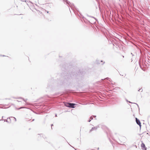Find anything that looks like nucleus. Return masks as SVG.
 <instances>
[{"mask_svg":"<svg viewBox=\"0 0 150 150\" xmlns=\"http://www.w3.org/2000/svg\"><path fill=\"white\" fill-rule=\"evenodd\" d=\"M85 72L84 71H81V70H79L78 69H74L71 72L69 75H66L64 76V78L67 80L68 79H70V78L75 79H78L81 77L83 74H84Z\"/></svg>","mask_w":150,"mask_h":150,"instance_id":"obj_1","label":"nucleus"},{"mask_svg":"<svg viewBox=\"0 0 150 150\" xmlns=\"http://www.w3.org/2000/svg\"><path fill=\"white\" fill-rule=\"evenodd\" d=\"M93 117L92 116H91L90 118V119L91 120H93Z\"/></svg>","mask_w":150,"mask_h":150,"instance_id":"obj_15","label":"nucleus"},{"mask_svg":"<svg viewBox=\"0 0 150 150\" xmlns=\"http://www.w3.org/2000/svg\"><path fill=\"white\" fill-rule=\"evenodd\" d=\"M143 91V89L142 88H141L140 89H139L138 90V91L142 92Z\"/></svg>","mask_w":150,"mask_h":150,"instance_id":"obj_12","label":"nucleus"},{"mask_svg":"<svg viewBox=\"0 0 150 150\" xmlns=\"http://www.w3.org/2000/svg\"><path fill=\"white\" fill-rule=\"evenodd\" d=\"M105 79H107V80H109V81H110V79L108 77H107L106 78H105Z\"/></svg>","mask_w":150,"mask_h":150,"instance_id":"obj_16","label":"nucleus"},{"mask_svg":"<svg viewBox=\"0 0 150 150\" xmlns=\"http://www.w3.org/2000/svg\"><path fill=\"white\" fill-rule=\"evenodd\" d=\"M88 16L89 17H92V18H94V19H96L93 17V16Z\"/></svg>","mask_w":150,"mask_h":150,"instance_id":"obj_17","label":"nucleus"},{"mask_svg":"<svg viewBox=\"0 0 150 150\" xmlns=\"http://www.w3.org/2000/svg\"><path fill=\"white\" fill-rule=\"evenodd\" d=\"M0 56L5 57L6 56L4 55H0Z\"/></svg>","mask_w":150,"mask_h":150,"instance_id":"obj_18","label":"nucleus"},{"mask_svg":"<svg viewBox=\"0 0 150 150\" xmlns=\"http://www.w3.org/2000/svg\"><path fill=\"white\" fill-rule=\"evenodd\" d=\"M26 108L25 107H21L19 108H16V110H19L20 109H22V108Z\"/></svg>","mask_w":150,"mask_h":150,"instance_id":"obj_11","label":"nucleus"},{"mask_svg":"<svg viewBox=\"0 0 150 150\" xmlns=\"http://www.w3.org/2000/svg\"><path fill=\"white\" fill-rule=\"evenodd\" d=\"M91 120L90 119H89V120L88 121L89 122H90Z\"/></svg>","mask_w":150,"mask_h":150,"instance_id":"obj_20","label":"nucleus"},{"mask_svg":"<svg viewBox=\"0 0 150 150\" xmlns=\"http://www.w3.org/2000/svg\"><path fill=\"white\" fill-rule=\"evenodd\" d=\"M91 150H94V149H92Z\"/></svg>","mask_w":150,"mask_h":150,"instance_id":"obj_31","label":"nucleus"},{"mask_svg":"<svg viewBox=\"0 0 150 150\" xmlns=\"http://www.w3.org/2000/svg\"><path fill=\"white\" fill-rule=\"evenodd\" d=\"M53 124H52L51 125V126H52V127H51V128H52V126H53Z\"/></svg>","mask_w":150,"mask_h":150,"instance_id":"obj_21","label":"nucleus"},{"mask_svg":"<svg viewBox=\"0 0 150 150\" xmlns=\"http://www.w3.org/2000/svg\"><path fill=\"white\" fill-rule=\"evenodd\" d=\"M30 128H29V130H30Z\"/></svg>","mask_w":150,"mask_h":150,"instance_id":"obj_33","label":"nucleus"},{"mask_svg":"<svg viewBox=\"0 0 150 150\" xmlns=\"http://www.w3.org/2000/svg\"><path fill=\"white\" fill-rule=\"evenodd\" d=\"M17 101L18 102H21V101H19V100H17Z\"/></svg>","mask_w":150,"mask_h":150,"instance_id":"obj_26","label":"nucleus"},{"mask_svg":"<svg viewBox=\"0 0 150 150\" xmlns=\"http://www.w3.org/2000/svg\"><path fill=\"white\" fill-rule=\"evenodd\" d=\"M101 62H103V61H102V60H101Z\"/></svg>","mask_w":150,"mask_h":150,"instance_id":"obj_28","label":"nucleus"},{"mask_svg":"<svg viewBox=\"0 0 150 150\" xmlns=\"http://www.w3.org/2000/svg\"><path fill=\"white\" fill-rule=\"evenodd\" d=\"M9 120H10L9 121H8V118H7V120H4L5 122L6 121V122H7L10 123L11 122V119H10V117H9Z\"/></svg>","mask_w":150,"mask_h":150,"instance_id":"obj_10","label":"nucleus"},{"mask_svg":"<svg viewBox=\"0 0 150 150\" xmlns=\"http://www.w3.org/2000/svg\"><path fill=\"white\" fill-rule=\"evenodd\" d=\"M47 13H48V11L47 12Z\"/></svg>","mask_w":150,"mask_h":150,"instance_id":"obj_32","label":"nucleus"},{"mask_svg":"<svg viewBox=\"0 0 150 150\" xmlns=\"http://www.w3.org/2000/svg\"><path fill=\"white\" fill-rule=\"evenodd\" d=\"M15 98V99H22L23 101H25V103H26V101L27 100V99H26V100L24 99V98H22V97H17V98Z\"/></svg>","mask_w":150,"mask_h":150,"instance_id":"obj_6","label":"nucleus"},{"mask_svg":"<svg viewBox=\"0 0 150 150\" xmlns=\"http://www.w3.org/2000/svg\"><path fill=\"white\" fill-rule=\"evenodd\" d=\"M99 149V148H98V149Z\"/></svg>","mask_w":150,"mask_h":150,"instance_id":"obj_30","label":"nucleus"},{"mask_svg":"<svg viewBox=\"0 0 150 150\" xmlns=\"http://www.w3.org/2000/svg\"><path fill=\"white\" fill-rule=\"evenodd\" d=\"M131 54L133 56L134 55L132 54V53H131Z\"/></svg>","mask_w":150,"mask_h":150,"instance_id":"obj_23","label":"nucleus"},{"mask_svg":"<svg viewBox=\"0 0 150 150\" xmlns=\"http://www.w3.org/2000/svg\"><path fill=\"white\" fill-rule=\"evenodd\" d=\"M126 101H127V102H129V103H134V104H136V105H137V106H138V108H139V105H138L137 103H132V102H130V101H128L127 99H126Z\"/></svg>","mask_w":150,"mask_h":150,"instance_id":"obj_9","label":"nucleus"},{"mask_svg":"<svg viewBox=\"0 0 150 150\" xmlns=\"http://www.w3.org/2000/svg\"><path fill=\"white\" fill-rule=\"evenodd\" d=\"M141 146L142 149L144 150H146L147 148L146 147L144 143H142L141 144Z\"/></svg>","mask_w":150,"mask_h":150,"instance_id":"obj_4","label":"nucleus"},{"mask_svg":"<svg viewBox=\"0 0 150 150\" xmlns=\"http://www.w3.org/2000/svg\"><path fill=\"white\" fill-rule=\"evenodd\" d=\"M65 106L70 108H74L75 105H77L76 104L71 103H66L65 104Z\"/></svg>","mask_w":150,"mask_h":150,"instance_id":"obj_2","label":"nucleus"},{"mask_svg":"<svg viewBox=\"0 0 150 150\" xmlns=\"http://www.w3.org/2000/svg\"><path fill=\"white\" fill-rule=\"evenodd\" d=\"M140 62H141V61H140V60H139V66H140V68H141L142 69V66H141L140 65Z\"/></svg>","mask_w":150,"mask_h":150,"instance_id":"obj_13","label":"nucleus"},{"mask_svg":"<svg viewBox=\"0 0 150 150\" xmlns=\"http://www.w3.org/2000/svg\"><path fill=\"white\" fill-rule=\"evenodd\" d=\"M32 118L29 115H28L27 117H26L25 118V119L26 121H30Z\"/></svg>","mask_w":150,"mask_h":150,"instance_id":"obj_5","label":"nucleus"},{"mask_svg":"<svg viewBox=\"0 0 150 150\" xmlns=\"http://www.w3.org/2000/svg\"><path fill=\"white\" fill-rule=\"evenodd\" d=\"M57 114H56V115H55V117H57Z\"/></svg>","mask_w":150,"mask_h":150,"instance_id":"obj_27","label":"nucleus"},{"mask_svg":"<svg viewBox=\"0 0 150 150\" xmlns=\"http://www.w3.org/2000/svg\"><path fill=\"white\" fill-rule=\"evenodd\" d=\"M11 118L14 120H15V121H16V119L15 117H11Z\"/></svg>","mask_w":150,"mask_h":150,"instance_id":"obj_14","label":"nucleus"},{"mask_svg":"<svg viewBox=\"0 0 150 150\" xmlns=\"http://www.w3.org/2000/svg\"><path fill=\"white\" fill-rule=\"evenodd\" d=\"M63 0L64 2H65L67 4L69 5L70 6V4H71L70 3V2L69 1H68V0Z\"/></svg>","mask_w":150,"mask_h":150,"instance_id":"obj_8","label":"nucleus"},{"mask_svg":"<svg viewBox=\"0 0 150 150\" xmlns=\"http://www.w3.org/2000/svg\"><path fill=\"white\" fill-rule=\"evenodd\" d=\"M135 120L136 123L139 126L140 128H141V125L140 120L137 117L135 118Z\"/></svg>","mask_w":150,"mask_h":150,"instance_id":"obj_3","label":"nucleus"},{"mask_svg":"<svg viewBox=\"0 0 150 150\" xmlns=\"http://www.w3.org/2000/svg\"><path fill=\"white\" fill-rule=\"evenodd\" d=\"M98 127H99L98 126H97V127H92L91 129V130H90V132H91V131H92L93 130H96L98 128Z\"/></svg>","mask_w":150,"mask_h":150,"instance_id":"obj_7","label":"nucleus"},{"mask_svg":"<svg viewBox=\"0 0 150 150\" xmlns=\"http://www.w3.org/2000/svg\"><path fill=\"white\" fill-rule=\"evenodd\" d=\"M75 150H76V149L74 148Z\"/></svg>","mask_w":150,"mask_h":150,"instance_id":"obj_34","label":"nucleus"},{"mask_svg":"<svg viewBox=\"0 0 150 150\" xmlns=\"http://www.w3.org/2000/svg\"><path fill=\"white\" fill-rule=\"evenodd\" d=\"M23 1H25V2H26V0H23Z\"/></svg>","mask_w":150,"mask_h":150,"instance_id":"obj_25","label":"nucleus"},{"mask_svg":"<svg viewBox=\"0 0 150 150\" xmlns=\"http://www.w3.org/2000/svg\"><path fill=\"white\" fill-rule=\"evenodd\" d=\"M93 116L94 117H96V115H93Z\"/></svg>","mask_w":150,"mask_h":150,"instance_id":"obj_22","label":"nucleus"},{"mask_svg":"<svg viewBox=\"0 0 150 150\" xmlns=\"http://www.w3.org/2000/svg\"><path fill=\"white\" fill-rule=\"evenodd\" d=\"M67 143H68V144H69L70 146H71V147H73V148H74L73 146H72L71 145H70L68 142H67Z\"/></svg>","mask_w":150,"mask_h":150,"instance_id":"obj_19","label":"nucleus"},{"mask_svg":"<svg viewBox=\"0 0 150 150\" xmlns=\"http://www.w3.org/2000/svg\"><path fill=\"white\" fill-rule=\"evenodd\" d=\"M34 120H35V119H33L32 120V121H34Z\"/></svg>","mask_w":150,"mask_h":150,"instance_id":"obj_24","label":"nucleus"},{"mask_svg":"<svg viewBox=\"0 0 150 150\" xmlns=\"http://www.w3.org/2000/svg\"><path fill=\"white\" fill-rule=\"evenodd\" d=\"M96 1H97V0H96Z\"/></svg>","mask_w":150,"mask_h":150,"instance_id":"obj_35","label":"nucleus"},{"mask_svg":"<svg viewBox=\"0 0 150 150\" xmlns=\"http://www.w3.org/2000/svg\"><path fill=\"white\" fill-rule=\"evenodd\" d=\"M104 63H105V62H103V64H104Z\"/></svg>","mask_w":150,"mask_h":150,"instance_id":"obj_29","label":"nucleus"}]
</instances>
